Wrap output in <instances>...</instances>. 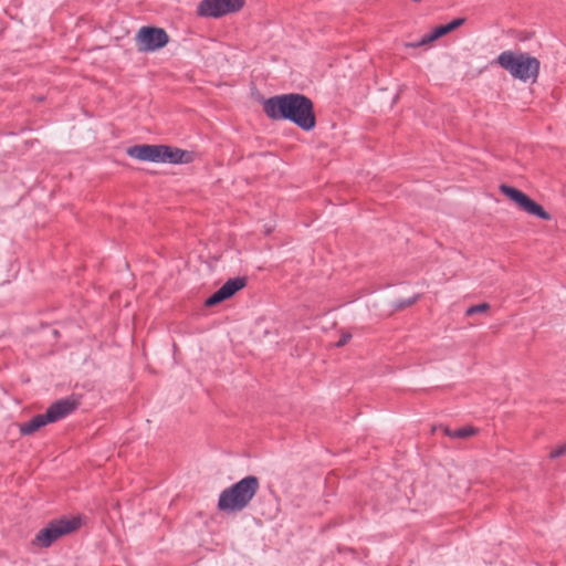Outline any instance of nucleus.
Returning <instances> with one entry per match:
<instances>
[{"label":"nucleus","mask_w":566,"mask_h":566,"mask_svg":"<svg viewBox=\"0 0 566 566\" xmlns=\"http://www.w3.org/2000/svg\"><path fill=\"white\" fill-rule=\"evenodd\" d=\"M495 63L507 71L514 78L523 82H527L528 80L535 82L541 67L538 59L527 53H515L510 50L499 54Z\"/></svg>","instance_id":"obj_3"},{"label":"nucleus","mask_w":566,"mask_h":566,"mask_svg":"<svg viewBox=\"0 0 566 566\" xmlns=\"http://www.w3.org/2000/svg\"><path fill=\"white\" fill-rule=\"evenodd\" d=\"M436 40H438V36L434 35V30H432L431 32L424 34L420 40H418L416 42L407 43L406 46L416 49V48H420V46L430 44L431 42H433Z\"/></svg>","instance_id":"obj_15"},{"label":"nucleus","mask_w":566,"mask_h":566,"mask_svg":"<svg viewBox=\"0 0 566 566\" xmlns=\"http://www.w3.org/2000/svg\"><path fill=\"white\" fill-rule=\"evenodd\" d=\"M80 402L73 397H66L53 402L45 411L39 413L31 420L20 423L19 431L22 436H31L42 427L64 419L78 407Z\"/></svg>","instance_id":"obj_4"},{"label":"nucleus","mask_w":566,"mask_h":566,"mask_svg":"<svg viewBox=\"0 0 566 566\" xmlns=\"http://www.w3.org/2000/svg\"><path fill=\"white\" fill-rule=\"evenodd\" d=\"M159 163L180 165L195 160V153L179 147L160 144Z\"/></svg>","instance_id":"obj_9"},{"label":"nucleus","mask_w":566,"mask_h":566,"mask_svg":"<svg viewBox=\"0 0 566 566\" xmlns=\"http://www.w3.org/2000/svg\"><path fill=\"white\" fill-rule=\"evenodd\" d=\"M499 189L501 193L527 214L546 221L552 219V214L549 212L522 190L506 184H502Z\"/></svg>","instance_id":"obj_6"},{"label":"nucleus","mask_w":566,"mask_h":566,"mask_svg":"<svg viewBox=\"0 0 566 566\" xmlns=\"http://www.w3.org/2000/svg\"><path fill=\"white\" fill-rule=\"evenodd\" d=\"M352 338V334L350 333H343L340 335V338L338 339V342H336L335 346L336 347H343L345 346L349 339Z\"/></svg>","instance_id":"obj_20"},{"label":"nucleus","mask_w":566,"mask_h":566,"mask_svg":"<svg viewBox=\"0 0 566 566\" xmlns=\"http://www.w3.org/2000/svg\"><path fill=\"white\" fill-rule=\"evenodd\" d=\"M490 308H491V306L486 302H483V303H480L476 305H471L465 308V316L472 317L476 314H486V313H489Z\"/></svg>","instance_id":"obj_14"},{"label":"nucleus","mask_w":566,"mask_h":566,"mask_svg":"<svg viewBox=\"0 0 566 566\" xmlns=\"http://www.w3.org/2000/svg\"><path fill=\"white\" fill-rule=\"evenodd\" d=\"M160 144L159 145H150V144H142L134 145L126 149L127 156L130 158L140 160V161H150V163H159V154H160Z\"/></svg>","instance_id":"obj_10"},{"label":"nucleus","mask_w":566,"mask_h":566,"mask_svg":"<svg viewBox=\"0 0 566 566\" xmlns=\"http://www.w3.org/2000/svg\"><path fill=\"white\" fill-rule=\"evenodd\" d=\"M564 454H566V443H563V444L558 446L557 448L553 449L549 452V458L552 460H555Z\"/></svg>","instance_id":"obj_17"},{"label":"nucleus","mask_w":566,"mask_h":566,"mask_svg":"<svg viewBox=\"0 0 566 566\" xmlns=\"http://www.w3.org/2000/svg\"><path fill=\"white\" fill-rule=\"evenodd\" d=\"M248 280L245 276L229 279L219 290L205 301L207 307H212L231 298L235 293L245 287Z\"/></svg>","instance_id":"obj_8"},{"label":"nucleus","mask_w":566,"mask_h":566,"mask_svg":"<svg viewBox=\"0 0 566 566\" xmlns=\"http://www.w3.org/2000/svg\"><path fill=\"white\" fill-rule=\"evenodd\" d=\"M438 430H441L446 436H449L450 438L460 439V428L450 430L443 424L432 427V432H437Z\"/></svg>","instance_id":"obj_16"},{"label":"nucleus","mask_w":566,"mask_h":566,"mask_svg":"<svg viewBox=\"0 0 566 566\" xmlns=\"http://www.w3.org/2000/svg\"><path fill=\"white\" fill-rule=\"evenodd\" d=\"M197 14L202 18L223 17L219 0H201L197 7Z\"/></svg>","instance_id":"obj_11"},{"label":"nucleus","mask_w":566,"mask_h":566,"mask_svg":"<svg viewBox=\"0 0 566 566\" xmlns=\"http://www.w3.org/2000/svg\"><path fill=\"white\" fill-rule=\"evenodd\" d=\"M458 28H460V17L458 18H454L452 21H450L449 23L447 24H441V25H438L437 28H434V35L438 36V39L447 35L448 33H450L451 31H454L457 30Z\"/></svg>","instance_id":"obj_12"},{"label":"nucleus","mask_w":566,"mask_h":566,"mask_svg":"<svg viewBox=\"0 0 566 566\" xmlns=\"http://www.w3.org/2000/svg\"><path fill=\"white\" fill-rule=\"evenodd\" d=\"M78 518H59L51 521L45 527L39 531L32 541L33 545L48 548L63 535L70 534L80 527Z\"/></svg>","instance_id":"obj_5"},{"label":"nucleus","mask_w":566,"mask_h":566,"mask_svg":"<svg viewBox=\"0 0 566 566\" xmlns=\"http://www.w3.org/2000/svg\"><path fill=\"white\" fill-rule=\"evenodd\" d=\"M223 15L239 11L244 0H219Z\"/></svg>","instance_id":"obj_13"},{"label":"nucleus","mask_w":566,"mask_h":566,"mask_svg":"<svg viewBox=\"0 0 566 566\" xmlns=\"http://www.w3.org/2000/svg\"><path fill=\"white\" fill-rule=\"evenodd\" d=\"M260 489L255 475H247L231 486L224 489L218 500V510L226 513H237L247 509Z\"/></svg>","instance_id":"obj_2"},{"label":"nucleus","mask_w":566,"mask_h":566,"mask_svg":"<svg viewBox=\"0 0 566 566\" xmlns=\"http://www.w3.org/2000/svg\"><path fill=\"white\" fill-rule=\"evenodd\" d=\"M479 428L467 424L462 426V439L472 437L479 432Z\"/></svg>","instance_id":"obj_18"},{"label":"nucleus","mask_w":566,"mask_h":566,"mask_svg":"<svg viewBox=\"0 0 566 566\" xmlns=\"http://www.w3.org/2000/svg\"><path fill=\"white\" fill-rule=\"evenodd\" d=\"M417 300H418V295H415V296L409 297V298L399 300L396 303V307L397 308L408 307V306L412 305L413 303H416Z\"/></svg>","instance_id":"obj_19"},{"label":"nucleus","mask_w":566,"mask_h":566,"mask_svg":"<svg viewBox=\"0 0 566 566\" xmlns=\"http://www.w3.org/2000/svg\"><path fill=\"white\" fill-rule=\"evenodd\" d=\"M169 41L167 32L161 28L143 27L136 35L138 51L154 52L164 48Z\"/></svg>","instance_id":"obj_7"},{"label":"nucleus","mask_w":566,"mask_h":566,"mask_svg":"<svg viewBox=\"0 0 566 566\" xmlns=\"http://www.w3.org/2000/svg\"><path fill=\"white\" fill-rule=\"evenodd\" d=\"M264 114L272 120H287L305 132L316 126L314 103L301 93L274 95L263 101Z\"/></svg>","instance_id":"obj_1"}]
</instances>
